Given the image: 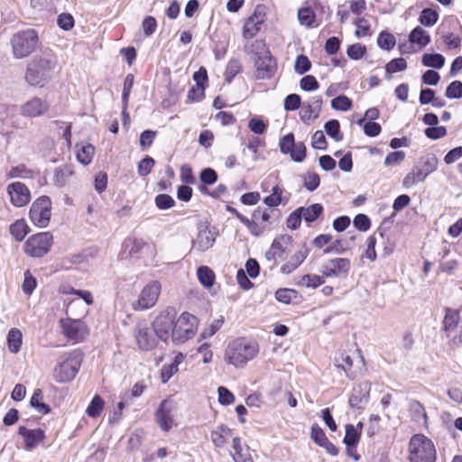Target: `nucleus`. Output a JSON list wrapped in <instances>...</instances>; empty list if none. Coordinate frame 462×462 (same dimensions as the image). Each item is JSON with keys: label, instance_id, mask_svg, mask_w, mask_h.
I'll return each instance as SVG.
<instances>
[{"label": "nucleus", "instance_id": "5701e85b", "mask_svg": "<svg viewBox=\"0 0 462 462\" xmlns=\"http://www.w3.org/2000/svg\"><path fill=\"white\" fill-rule=\"evenodd\" d=\"M215 243L212 232L207 227L200 229L197 237L192 241V248L199 252H205L211 248Z\"/></svg>", "mask_w": 462, "mask_h": 462}, {"label": "nucleus", "instance_id": "052dcab7", "mask_svg": "<svg viewBox=\"0 0 462 462\" xmlns=\"http://www.w3.org/2000/svg\"><path fill=\"white\" fill-rule=\"evenodd\" d=\"M157 136V131L154 130H144L140 134V146L142 150L145 151L152 146L155 137Z\"/></svg>", "mask_w": 462, "mask_h": 462}, {"label": "nucleus", "instance_id": "603ef678", "mask_svg": "<svg viewBox=\"0 0 462 462\" xmlns=\"http://www.w3.org/2000/svg\"><path fill=\"white\" fill-rule=\"evenodd\" d=\"M134 86V75L128 74L124 81V89L122 93V102H123V113L125 114V109L127 108L128 99L131 93V89Z\"/></svg>", "mask_w": 462, "mask_h": 462}, {"label": "nucleus", "instance_id": "dca6fc26", "mask_svg": "<svg viewBox=\"0 0 462 462\" xmlns=\"http://www.w3.org/2000/svg\"><path fill=\"white\" fill-rule=\"evenodd\" d=\"M174 404L171 401L166 399L162 401L155 412V420L163 431H169L173 424Z\"/></svg>", "mask_w": 462, "mask_h": 462}, {"label": "nucleus", "instance_id": "c85d7f7f", "mask_svg": "<svg viewBox=\"0 0 462 462\" xmlns=\"http://www.w3.org/2000/svg\"><path fill=\"white\" fill-rule=\"evenodd\" d=\"M459 322V313L457 310L447 309L446 315L443 320V329L448 337L454 332Z\"/></svg>", "mask_w": 462, "mask_h": 462}, {"label": "nucleus", "instance_id": "1a4fd4ad", "mask_svg": "<svg viewBox=\"0 0 462 462\" xmlns=\"http://www.w3.org/2000/svg\"><path fill=\"white\" fill-rule=\"evenodd\" d=\"M51 201L48 196L38 198L31 206L29 216L32 222L39 226H48L51 218Z\"/></svg>", "mask_w": 462, "mask_h": 462}, {"label": "nucleus", "instance_id": "37998d69", "mask_svg": "<svg viewBox=\"0 0 462 462\" xmlns=\"http://www.w3.org/2000/svg\"><path fill=\"white\" fill-rule=\"evenodd\" d=\"M324 128L327 134L335 141L339 142L343 139V134L340 132V125L337 119L328 121L325 124Z\"/></svg>", "mask_w": 462, "mask_h": 462}, {"label": "nucleus", "instance_id": "69168bd1", "mask_svg": "<svg viewBox=\"0 0 462 462\" xmlns=\"http://www.w3.org/2000/svg\"><path fill=\"white\" fill-rule=\"evenodd\" d=\"M290 156L291 160L296 162H303L306 158V146L304 143H295V146H293L291 152H290Z\"/></svg>", "mask_w": 462, "mask_h": 462}, {"label": "nucleus", "instance_id": "4be33fe9", "mask_svg": "<svg viewBox=\"0 0 462 462\" xmlns=\"http://www.w3.org/2000/svg\"><path fill=\"white\" fill-rule=\"evenodd\" d=\"M48 108L49 106L46 102L41 98L34 97L22 106V114L30 117H36L44 114Z\"/></svg>", "mask_w": 462, "mask_h": 462}, {"label": "nucleus", "instance_id": "aec40b11", "mask_svg": "<svg viewBox=\"0 0 462 462\" xmlns=\"http://www.w3.org/2000/svg\"><path fill=\"white\" fill-rule=\"evenodd\" d=\"M18 434L23 438L25 448L27 450H32L37 447L45 438V434L42 430H28L24 426H20L18 428Z\"/></svg>", "mask_w": 462, "mask_h": 462}, {"label": "nucleus", "instance_id": "a878e982", "mask_svg": "<svg viewBox=\"0 0 462 462\" xmlns=\"http://www.w3.org/2000/svg\"><path fill=\"white\" fill-rule=\"evenodd\" d=\"M360 437L361 431L354 425L347 424L346 426V434L343 439V442L346 445V449L348 451L355 449L360 440Z\"/></svg>", "mask_w": 462, "mask_h": 462}, {"label": "nucleus", "instance_id": "e433bc0d", "mask_svg": "<svg viewBox=\"0 0 462 462\" xmlns=\"http://www.w3.org/2000/svg\"><path fill=\"white\" fill-rule=\"evenodd\" d=\"M144 245L141 240L126 239L123 244L122 254L124 257H131L137 254Z\"/></svg>", "mask_w": 462, "mask_h": 462}, {"label": "nucleus", "instance_id": "8fccbe9b", "mask_svg": "<svg viewBox=\"0 0 462 462\" xmlns=\"http://www.w3.org/2000/svg\"><path fill=\"white\" fill-rule=\"evenodd\" d=\"M359 125H363L365 134L369 137H375L381 133V125L374 121L365 123V118L357 121Z\"/></svg>", "mask_w": 462, "mask_h": 462}, {"label": "nucleus", "instance_id": "4c0bfd02", "mask_svg": "<svg viewBox=\"0 0 462 462\" xmlns=\"http://www.w3.org/2000/svg\"><path fill=\"white\" fill-rule=\"evenodd\" d=\"M421 62L425 67L441 69L445 64V58L439 53H425Z\"/></svg>", "mask_w": 462, "mask_h": 462}, {"label": "nucleus", "instance_id": "2eb2a0df", "mask_svg": "<svg viewBox=\"0 0 462 462\" xmlns=\"http://www.w3.org/2000/svg\"><path fill=\"white\" fill-rule=\"evenodd\" d=\"M291 242V236L288 235L281 236L275 238L269 250L265 253V260L269 263L270 268L277 263V259H283L287 245Z\"/></svg>", "mask_w": 462, "mask_h": 462}, {"label": "nucleus", "instance_id": "49530a36", "mask_svg": "<svg viewBox=\"0 0 462 462\" xmlns=\"http://www.w3.org/2000/svg\"><path fill=\"white\" fill-rule=\"evenodd\" d=\"M395 43V37L388 32L383 31L378 35L377 44L383 50L391 51Z\"/></svg>", "mask_w": 462, "mask_h": 462}, {"label": "nucleus", "instance_id": "338daca9", "mask_svg": "<svg viewBox=\"0 0 462 462\" xmlns=\"http://www.w3.org/2000/svg\"><path fill=\"white\" fill-rule=\"evenodd\" d=\"M241 71V65L237 60H231L226 68V80L229 83Z\"/></svg>", "mask_w": 462, "mask_h": 462}, {"label": "nucleus", "instance_id": "e2e57ef3", "mask_svg": "<svg viewBox=\"0 0 462 462\" xmlns=\"http://www.w3.org/2000/svg\"><path fill=\"white\" fill-rule=\"evenodd\" d=\"M243 224L246 226L250 233L254 236H261L267 227V224H260L259 222L254 219L250 220L247 217L245 219Z\"/></svg>", "mask_w": 462, "mask_h": 462}, {"label": "nucleus", "instance_id": "b1692460", "mask_svg": "<svg viewBox=\"0 0 462 462\" xmlns=\"http://www.w3.org/2000/svg\"><path fill=\"white\" fill-rule=\"evenodd\" d=\"M408 411L412 421L420 425L427 426L428 416L422 403L417 400H411L408 403Z\"/></svg>", "mask_w": 462, "mask_h": 462}, {"label": "nucleus", "instance_id": "412c9836", "mask_svg": "<svg viewBox=\"0 0 462 462\" xmlns=\"http://www.w3.org/2000/svg\"><path fill=\"white\" fill-rule=\"evenodd\" d=\"M309 248L303 245L300 250L295 252L290 259L281 267V272L284 274H290L295 271L309 255Z\"/></svg>", "mask_w": 462, "mask_h": 462}, {"label": "nucleus", "instance_id": "7c9ffc66", "mask_svg": "<svg viewBox=\"0 0 462 462\" xmlns=\"http://www.w3.org/2000/svg\"><path fill=\"white\" fill-rule=\"evenodd\" d=\"M231 435V430L226 425H220L211 431V440L216 447L222 448L226 442L227 437Z\"/></svg>", "mask_w": 462, "mask_h": 462}, {"label": "nucleus", "instance_id": "423d86ee", "mask_svg": "<svg viewBox=\"0 0 462 462\" xmlns=\"http://www.w3.org/2000/svg\"><path fill=\"white\" fill-rule=\"evenodd\" d=\"M198 325L197 318L188 312L182 313L179 319L174 321L172 328V342L175 344L184 343L196 334Z\"/></svg>", "mask_w": 462, "mask_h": 462}, {"label": "nucleus", "instance_id": "bf43d9fd", "mask_svg": "<svg viewBox=\"0 0 462 462\" xmlns=\"http://www.w3.org/2000/svg\"><path fill=\"white\" fill-rule=\"evenodd\" d=\"M298 296V292L292 289H279L275 292V298L278 301L289 304L292 300V299H296Z\"/></svg>", "mask_w": 462, "mask_h": 462}, {"label": "nucleus", "instance_id": "0e129e2a", "mask_svg": "<svg viewBox=\"0 0 462 462\" xmlns=\"http://www.w3.org/2000/svg\"><path fill=\"white\" fill-rule=\"evenodd\" d=\"M311 63L305 55H299L295 60L294 70L297 74L302 75L310 69Z\"/></svg>", "mask_w": 462, "mask_h": 462}, {"label": "nucleus", "instance_id": "58836bf2", "mask_svg": "<svg viewBox=\"0 0 462 462\" xmlns=\"http://www.w3.org/2000/svg\"><path fill=\"white\" fill-rule=\"evenodd\" d=\"M438 20L439 13L431 8H424L419 16V22L426 27L435 25Z\"/></svg>", "mask_w": 462, "mask_h": 462}, {"label": "nucleus", "instance_id": "4468645a", "mask_svg": "<svg viewBox=\"0 0 462 462\" xmlns=\"http://www.w3.org/2000/svg\"><path fill=\"white\" fill-rule=\"evenodd\" d=\"M350 265V260L347 258H334L325 262L320 272L325 277H346Z\"/></svg>", "mask_w": 462, "mask_h": 462}, {"label": "nucleus", "instance_id": "6e6d98bb", "mask_svg": "<svg viewBox=\"0 0 462 462\" xmlns=\"http://www.w3.org/2000/svg\"><path fill=\"white\" fill-rule=\"evenodd\" d=\"M331 106L335 110L347 111L352 106V100L345 95H340L331 100Z\"/></svg>", "mask_w": 462, "mask_h": 462}, {"label": "nucleus", "instance_id": "3c124183", "mask_svg": "<svg viewBox=\"0 0 462 462\" xmlns=\"http://www.w3.org/2000/svg\"><path fill=\"white\" fill-rule=\"evenodd\" d=\"M406 69L407 62L403 58L393 59L385 65V71L389 75L395 72L403 71Z\"/></svg>", "mask_w": 462, "mask_h": 462}, {"label": "nucleus", "instance_id": "9b49d317", "mask_svg": "<svg viewBox=\"0 0 462 462\" xmlns=\"http://www.w3.org/2000/svg\"><path fill=\"white\" fill-rule=\"evenodd\" d=\"M161 293V283L158 281H152L146 284L142 290L138 300L133 303L135 310H143L153 307Z\"/></svg>", "mask_w": 462, "mask_h": 462}, {"label": "nucleus", "instance_id": "7ed1b4c3", "mask_svg": "<svg viewBox=\"0 0 462 462\" xmlns=\"http://www.w3.org/2000/svg\"><path fill=\"white\" fill-rule=\"evenodd\" d=\"M410 462H435L436 448L429 438L422 434H415L409 442Z\"/></svg>", "mask_w": 462, "mask_h": 462}, {"label": "nucleus", "instance_id": "864d4df0", "mask_svg": "<svg viewBox=\"0 0 462 462\" xmlns=\"http://www.w3.org/2000/svg\"><path fill=\"white\" fill-rule=\"evenodd\" d=\"M319 114L316 112L310 106L305 103L302 104L301 109L300 112V116L301 121L306 125H310L314 120L319 117Z\"/></svg>", "mask_w": 462, "mask_h": 462}, {"label": "nucleus", "instance_id": "c756f323", "mask_svg": "<svg viewBox=\"0 0 462 462\" xmlns=\"http://www.w3.org/2000/svg\"><path fill=\"white\" fill-rule=\"evenodd\" d=\"M23 342V334L18 328H11L7 334V345L11 353L16 354L20 351Z\"/></svg>", "mask_w": 462, "mask_h": 462}, {"label": "nucleus", "instance_id": "0eeeda50", "mask_svg": "<svg viewBox=\"0 0 462 462\" xmlns=\"http://www.w3.org/2000/svg\"><path fill=\"white\" fill-rule=\"evenodd\" d=\"M53 236L50 232H42L28 238L24 244V252L32 257H42L51 249Z\"/></svg>", "mask_w": 462, "mask_h": 462}, {"label": "nucleus", "instance_id": "5fc2aeb1", "mask_svg": "<svg viewBox=\"0 0 462 462\" xmlns=\"http://www.w3.org/2000/svg\"><path fill=\"white\" fill-rule=\"evenodd\" d=\"M94 151V146L91 144L82 146L77 153L78 161L83 165L89 164L92 161Z\"/></svg>", "mask_w": 462, "mask_h": 462}, {"label": "nucleus", "instance_id": "ddd939ff", "mask_svg": "<svg viewBox=\"0 0 462 462\" xmlns=\"http://www.w3.org/2000/svg\"><path fill=\"white\" fill-rule=\"evenodd\" d=\"M134 335L139 348L143 351L153 349L158 343V337L152 328H149L145 323L137 324Z\"/></svg>", "mask_w": 462, "mask_h": 462}, {"label": "nucleus", "instance_id": "393cba45", "mask_svg": "<svg viewBox=\"0 0 462 462\" xmlns=\"http://www.w3.org/2000/svg\"><path fill=\"white\" fill-rule=\"evenodd\" d=\"M298 212L300 214L301 218L307 223L314 222L323 212L321 204L316 203L309 207L298 208Z\"/></svg>", "mask_w": 462, "mask_h": 462}, {"label": "nucleus", "instance_id": "13d9d810", "mask_svg": "<svg viewBox=\"0 0 462 462\" xmlns=\"http://www.w3.org/2000/svg\"><path fill=\"white\" fill-rule=\"evenodd\" d=\"M445 96L448 98H460L462 97V82L459 80L452 81L446 88Z\"/></svg>", "mask_w": 462, "mask_h": 462}, {"label": "nucleus", "instance_id": "6e6552de", "mask_svg": "<svg viewBox=\"0 0 462 462\" xmlns=\"http://www.w3.org/2000/svg\"><path fill=\"white\" fill-rule=\"evenodd\" d=\"M175 318L176 311L172 307L167 308L156 317L152 326L158 339L166 342L170 336L172 337Z\"/></svg>", "mask_w": 462, "mask_h": 462}, {"label": "nucleus", "instance_id": "de8ad7c7", "mask_svg": "<svg viewBox=\"0 0 462 462\" xmlns=\"http://www.w3.org/2000/svg\"><path fill=\"white\" fill-rule=\"evenodd\" d=\"M303 187L309 191H314L320 184V178L316 172H307L301 176Z\"/></svg>", "mask_w": 462, "mask_h": 462}, {"label": "nucleus", "instance_id": "680f3d73", "mask_svg": "<svg viewBox=\"0 0 462 462\" xmlns=\"http://www.w3.org/2000/svg\"><path fill=\"white\" fill-rule=\"evenodd\" d=\"M267 124L258 116L252 117L248 122V128L255 134H263L267 130Z\"/></svg>", "mask_w": 462, "mask_h": 462}, {"label": "nucleus", "instance_id": "6ab92c4d", "mask_svg": "<svg viewBox=\"0 0 462 462\" xmlns=\"http://www.w3.org/2000/svg\"><path fill=\"white\" fill-rule=\"evenodd\" d=\"M310 438L318 446L323 448L328 454L333 457L338 455V448L329 441L324 430L319 425L311 426Z\"/></svg>", "mask_w": 462, "mask_h": 462}, {"label": "nucleus", "instance_id": "ea45409f", "mask_svg": "<svg viewBox=\"0 0 462 462\" xmlns=\"http://www.w3.org/2000/svg\"><path fill=\"white\" fill-rule=\"evenodd\" d=\"M43 396L41 389H36L31 398V405L37 410L41 414H47L50 412L51 408L45 402H42Z\"/></svg>", "mask_w": 462, "mask_h": 462}, {"label": "nucleus", "instance_id": "f257e3e1", "mask_svg": "<svg viewBox=\"0 0 462 462\" xmlns=\"http://www.w3.org/2000/svg\"><path fill=\"white\" fill-rule=\"evenodd\" d=\"M59 69V62L54 52L50 49L34 55L27 63L24 80L32 87L43 88Z\"/></svg>", "mask_w": 462, "mask_h": 462}, {"label": "nucleus", "instance_id": "9d476101", "mask_svg": "<svg viewBox=\"0 0 462 462\" xmlns=\"http://www.w3.org/2000/svg\"><path fill=\"white\" fill-rule=\"evenodd\" d=\"M60 327L62 335L73 343L85 340L88 335V329L81 319H60Z\"/></svg>", "mask_w": 462, "mask_h": 462}, {"label": "nucleus", "instance_id": "09e8293b", "mask_svg": "<svg viewBox=\"0 0 462 462\" xmlns=\"http://www.w3.org/2000/svg\"><path fill=\"white\" fill-rule=\"evenodd\" d=\"M103 407V399L99 395H96L88 406L86 412L89 417L96 418L100 414Z\"/></svg>", "mask_w": 462, "mask_h": 462}, {"label": "nucleus", "instance_id": "f8f14e48", "mask_svg": "<svg viewBox=\"0 0 462 462\" xmlns=\"http://www.w3.org/2000/svg\"><path fill=\"white\" fill-rule=\"evenodd\" d=\"M255 77L258 79H271L277 69L276 60L271 55L269 51L263 53H257V58L254 60Z\"/></svg>", "mask_w": 462, "mask_h": 462}, {"label": "nucleus", "instance_id": "f03ea898", "mask_svg": "<svg viewBox=\"0 0 462 462\" xmlns=\"http://www.w3.org/2000/svg\"><path fill=\"white\" fill-rule=\"evenodd\" d=\"M39 43L38 32L33 29L19 31L10 39L13 56L18 60L26 58L35 51Z\"/></svg>", "mask_w": 462, "mask_h": 462}, {"label": "nucleus", "instance_id": "f3484780", "mask_svg": "<svg viewBox=\"0 0 462 462\" xmlns=\"http://www.w3.org/2000/svg\"><path fill=\"white\" fill-rule=\"evenodd\" d=\"M371 383L364 381L354 386L348 403L352 408L363 410L370 398Z\"/></svg>", "mask_w": 462, "mask_h": 462}, {"label": "nucleus", "instance_id": "774afa93", "mask_svg": "<svg viewBox=\"0 0 462 462\" xmlns=\"http://www.w3.org/2000/svg\"><path fill=\"white\" fill-rule=\"evenodd\" d=\"M366 52V47L361 43L350 45L346 50V54L351 60H357L361 59Z\"/></svg>", "mask_w": 462, "mask_h": 462}, {"label": "nucleus", "instance_id": "bb28decb", "mask_svg": "<svg viewBox=\"0 0 462 462\" xmlns=\"http://www.w3.org/2000/svg\"><path fill=\"white\" fill-rule=\"evenodd\" d=\"M426 178V175L417 166V164H415L413 165L411 171L403 178L402 186L405 189H411L416 184L424 181Z\"/></svg>", "mask_w": 462, "mask_h": 462}, {"label": "nucleus", "instance_id": "f704fd0d", "mask_svg": "<svg viewBox=\"0 0 462 462\" xmlns=\"http://www.w3.org/2000/svg\"><path fill=\"white\" fill-rule=\"evenodd\" d=\"M73 174V170L70 165H63L59 167L54 171V184L59 187L66 185L69 178Z\"/></svg>", "mask_w": 462, "mask_h": 462}, {"label": "nucleus", "instance_id": "79ce46f5", "mask_svg": "<svg viewBox=\"0 0 462 462\" xmlns=\"http://www.w3.org/2000/svg\"><path fill=\"white\" fill-rule=\"evenodd\" d=\"M316 14L310 7H302L298 11V20L301 25L311 27L315 22Z\"/></svg>", "mask_w": 462, "mask_h": 462}, {"label": "nucleus", "instance_id": "20e7f679", "mask_svg": "<svg viewBox=\"0 0 462 462\" xmlns=\"http://www.w3.org/2000/svg\"><path fill=\"white\" fill-rule=\"evenodd\" d=\"M257 353L258 346L256 344L248 343L245 340H236L228 346L225 358L227 363L239 367L253 359Z\"/></svg>", "mask_w": 462, "mask_h": 462}, {"label": "nucleus", "instance_id": "473e14b6", "mask_svg": "<svg viewBox=\"0 0 462 462\" xmlns=\"http://www.w3.org/2000/svg\"><path fill=\"white\" fill-rule=\"evenodd\" d=\"M199 180L202 185L199 186V190L203 193L207 192V185H212L217 180V173L212 168H205L200 171Z\"/></svg>", "mask_w": 462, "mask_h": 462}, {"label": "nucleus", "instance_id": "cd10ccee", "mask_svg": "<svg viewBox=\"0 0 462 462\" xmlns=\"http://www.w3.org/2000/svg\"><path fill=\"white\" fill-rule=\"evenodd\" d=\"M416 164L426 175V177H428L430 173L437 170L439 161L433 153H429L420 158Z\"/></svg>", "mask_w": 462, "mask_h": 462}, {"label": "nucleus", "instance_id": "c03bdc74", "mask_svg": "<svg viewBox=\"0 0 462 462\" xmlns=\"http://www.w3.org/2000/svg\"><path fill=\"white\" fill-rule=\"evenodd\" d=\"M325 280L323 276H319L317 274H305L300 278L299 285L315 289L323 284Z\"/></svg>", "mask_w": 462, "mask_h": 462}, {"label": "nucleus", "instance_id": "c9c22d12", "mask_svg": "<svg viewBox=\"0 0 462 462\" xmlns=\"http://www.w3.org/2000/svg\"><path fill=\"white\" fill-rule=\"evenodd\" d=\"M197 276L199 282L206 288H210L215 282V273L208 266H200L197 270Z\"/></svg>", "mask_w": 462, "mask_h": 462}, {"label": "nucleus", "instance_id": "4d7b16f0", "mask_svg": "<svg viewBox=\"0 0 462 462\" xmlns=\"http://www.w3.org/2000/svg\"><path fill=\"white\" fill-rule=\"evenodd\" d=\"M295 143L294 134L292 133H289L282 136L279 142L281 152L283 154H290L293 146H295Z\"/></svg>", "mask_w": 462, "mask_h": 462}, {"label": "nucleus", "instance_id": "a211bd4d", "mask_svg": "<svg viewBox=\"0 0 462 462\" xmlns=\"http://www.w3.org/2000/svg\"><path fill=\"white\" fill-rule=\"evenodd\" d=\"M11 202L15 207H23L30 201V191L22 182H13L7 187Z\"/></svg>", "mask_w": 462, "mask_h": 462}, {"label": "nucleus", "instance_id": "a18cd8bd", "mask_svg": "<svg viewBox=\"0 0 462 462\" xmlns=\"http://www.w3.org/2000/svg\"><path fill=\"white\" fill-rule=\"evenodd\" d=\"M10 233L17 241H22L28 233V226L23 220H17L10 226Z\"/></svg>", "mask_w": 462, "mask_h": 462}, {"label": "nucleus", "instance_id": "72a5a7b5", "mask_svg": "<svg viewBox=\"0 0 462 462\" xmlns=\"http://www.w3.org/2000/svg\"><path fill=\"white\" fill-rule=\"evenodd\" d=\"M263 21L259 20L258 17H250L244 25L243 36L245 39H251L254 37L260 31Z\"/></svg>", "mask_w": 462, "mask_h": 462}, {"label": "nucleus", "instance_id": "39448f33", "mask_svg": "<svg viewBox=\"0 0 462 462\" xmlns=\"http://www.w3.org/2000/svg\"><path fill=\"white\" fill-rule=\"evenodd\" d=\"M83 355L80 351H73L69 356L53 370V378L57 383L70 382L79 372Z\"/></svg>", "mask_w": 462, "mask_h": 462}, {"label": "nucleus", "instance_id": "2f4dec72", "mask_svg": "<svg viewBox=\"0 0 462 462\" xmlns=\"http://www.w3.org/2000/svg\"><path fill=\"white\" fill-rule=\"evenodd\" d=\"M409 40L412 43H417L420 47H425L430 42V36L424 29L417 26L411 32Z\"/></svg>", "mask_w": 462, "mask_h": 462}, {"label": "nucleus", "instance_id": "a19ab883", "mask_svg": "<svg viewBox=\"0 0 462 462\" xmlns=\"http://www.w3.org/2000/svg\"><path fill=\"white\" fill-rule=\"evenodd\" d=\"M283 189L275 185L272 189V194L263 199V203L269 208H274L282 202Z\"/></svg>", "mask_w": 462, "mask_h": 462}]
</instances>
